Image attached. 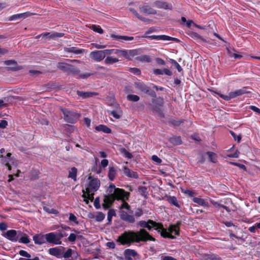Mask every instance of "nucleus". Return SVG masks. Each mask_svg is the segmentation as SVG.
Returning <instances> with one entry per match:
<instances>
[{
	"label": "nucleus",
	"mask_w": 260,
	"mask_h": 260,
	"mask_svg": "<svg viewBox=\"0 0 260 260\" xmlns=\"http://www.w3.org/2000/svg\"><path fill=\"white\" fill-rule=\"evenodd\" d=\"M179 224L180 222H178L177 224L170 225L168 228V231L163 228L161 223L156 222L150 219L147 221L141 220L138 222V225L142 228H146L147 224H151L160 233L162 237L173 239H175V236H173L172 234H174L175 235H178L179 234ZM148 240L155 241V239L145 230L142 229L138 232L133 231L124 232L118 237L117 241L122 245H128L129 246L134 242H146Z\"/></svg>",
	"instance_id": "f257e3e1"
},
{
	"label": "nucleus",
	"mask_w": 260,
	"mask_h": 260,
	"mask_svg": "<svg viewBox=\"0 0 260 260\" xmlns=\"http://www.w3.org/2000/svg\"><path fill=\"white\" fill-rule=\"evenodd\" d=\"M107 194L104 196V206L109 207L115 200H121L122 203L120 207V210L129 212L132 210L130 206L125 202L129 197V193L124 189L116 188L115 185L111 183L107 190Z\"/></svg>",
	"instance_id": "f03ea898"
},
{
	"label": "nucleus",
	"mask_w": 260,
	"mask_h": 260,
	"mask_svg": "<svg viewBox=\"0 0 260 260\" xmlns=\"http://www.w3.org/2000/svg\"><path fill=\"white\" fill-rule=\"evenodd\" d=\"M100 186V180L98 179H91L86 187V190H82L83 195L82 197L84 198V201L87 204H88L89 200L92 202L94 199L93 195L99 189Z\"/></svg>",
	"instance_id": "7ed1b4c3"
},
{
	"label": "nucleus",
	"mask_w": 260,
	"mask_h": 260,
	"mask_svg": "<svg viewBox=\"0 0 260 260\" xmlns=\"http://www.w3.org/2000/svg\"><path fill=\"white\" fill-rule=\"evenodd\" d=\"M46 240L49 243L54 245H60L61 239L66 236L62 232H51L45 235Z\"/></svg>",
	"instance_id": "20e7f679"
},
{
	"label": "nucleus",
	"mask_w": 260,
	"mask_h": 260,
	"mask_svg": "<svg viewBox=\"0 0 260 260\" xmlns=\"http://www.w3.org/2000/svg\"><path fill=\"white\" fill-rule=\"evenodd\" d=\"M61 112L63 114L64 120L69 123H75L79 117V115L74 110H70L68 109H61Z\"/></svg>",
	"instance_id": "39448f33"
},
{
	"label": "nucleus",
	"mask_w": 260,
	"mask_h": 260,
	"mask_svg": "<svg viewBox=\"0 0 260 260\" xmlns=\"http://www.w3.org/2000/svg\"><path fill=\"white\" fill-rule=\"evenodd\" d=\"M119 215L122 220L129 223H133L136 221L132 210L129 211V212H124L123 210H120Z\"/></svg>",
	"instance_id": "423d86ee"
},
{
	"label": "nucleus",
	"mask_w": 260,
	"mask_h": 260,
	"mask_svg": "<svg viewBox=\"0 0 260 260\" xmlns=\"http://www.w3.org/2000/svg\"><path fill=\"white\" fill-rule=\"evenodd\" d=\"M19 234H20V231L11 230L6 233L5 237L12 241L16 242L19 240Z\"/></svg>",
	"instance_id": "0eeeda50"
},
{
	"label": "nucleus",
	"mask_w": 260,
	"mask_h": 260,
	"mask_svg": "<svg viewBox=\"0 0 260 260\" xmlns=\"http://www.w3.org/2000/svg\"><path fill=\"white\" fill-rule=\"evenodd\" d=\"M90 57L95 61H100L105 57L104 50L94 51L90 53Z\"/></svg>",
	"instance_id": "6e6552de"
},
{
	"label": "nucleus",
	"mask_w": 260,
	"mask_h": 260,
	"mask_svg": "<svg viewBox=\"0 0 260 260\" xmlns=\"http://www.w3.org/2000/svg\"><path fill=\"white\" fill-rule=\"evenodd\" d=\"M146 38L150 40H164V41H175L179 42V40L175 38L171 37L166 35H152L146 36Z\"/></svg>",
	"instance_id": "1a4fd4ad"
},
{
	"label": "nucleus",
	"mask_w": 260,
	"mask_h": 260,
	"mask_svg": "<svg viewBox=\"0 0 260 260\" xmlns=\"http://www.w3.org/2000/svg\"><path fill=\"white\" fill-rule=\"evenodd\" d=\"M249 89V88L248 87H244L241 89L231 91L232 98L234 99L237 96L242 95L244 94L250 93V91L248 90Z\"/></svg>",
	"instance_id": "9d476101"
},
{
	"label": "nucleus",
	"mask_w": 260,
	"mask_h": 260,
	"mask_svg": "<svg viewBox=\"0 0 260 260\" xmlns=\"http://www.w3.org/2000/svg\"><path fill=\"white\" fill-rule=\"evenodd\" d=\"M134 86L140 91L151 94L150 88L144 83L141 82H135Z\"/></svg>",
	"instance_id": "9b49d317"
},
{
	"label": "nucleus",
	"mask_w": 260,
	"mask_h": 260,
	"mask_svg": "<svg viewBox=\"0 0 260 260\" xmlns=\"http://www.w3.org/2000/svg\"><path fill=\"white\" fill-rule=\"evenodd\" d=\"M139 10L141 13L147 15L156 14V11L147 5L140 6Z\"/></svg>",
	"instance_id": "f8f14e48"
},
{
	"label": "nucleus",
	"mask_w": 260,
	"mask_h": 260,
	"mask_svg": "<svg viewBox=\"0 0 260 260\" xmlns=\"http://www.w3.org/2000/svg\"><path fill=\"white\" fill-rule=\"evenodd\" d=\"M153 6L158 9H164L165 10H171L172 8V6L171 4L161 1H156L154 2L153 4Z\"/></svg>",
	"instance_id": "ddd939ff"
},
{
	"label": "nucleus",
	"mask_w": 260,
	"mask_h": 260,
	"mask_svg": "<svg viewBox=\"0 0 260 260\" xmlns=\"http://www.w3.org/2000/svg\"><path fill=\"white\" fill-rule=\"evenodd\" d=\"M48 252L50 255L55 256L57 258L61 257L63 253L61 249L58 247L51 248L49 249Z\"/></svg>",
	"instance_id": "4468645a"
},
{
	"label": "nucleus",
	"mask_w": 260,
	"mask_h": 260,
	"mask_svg": "<svg viewBox=\"0 0 260 260\" xmlns=\"http://www.w3.org/2000/svg\"><path fill=\"white\" fill-rule=\"evenodd\" d=\"M137 255V252L134 249H127L124 251V256L126 260H132V257H135Z\"/></svg>",
	"instance_id": "2eb2a0df"
},
{
	"label": "nucleus",
	"mask_w": 260,
	"mask_h": 260,
	"mask_svg": "<svg viewBox=\"0 0 260 260\" xmlns=\"http://www.w3.org/2000/svg\"><path fill=\"white\" fill-rule=\"evenodd\" d=\"M34 242L36 244L42 245L46 243V237L45 235H36L33 237Z\"/></svg>",
	"instance_id": "dca6fc26"
},
{
	"label": "nucleus",
	"mask_w": 260,
	"mask_h": 260,
	"mask_svg": "<svg viewBox=\"0 0 260 260\" xmlns=\"http://www.w3.org/2000/svg\"><path fill=\"white\" fill-rule=\"evenodd\" d=\"M31 13L27 12L23 13L17 14L10 16L9 18V21H15L22 18H26L30 16Z\"/></svg>",
	"instance_id": "f3484780"
},
{
	"label": "nucleus",
	"mask_w": 260,
	"mask_h": 260,
	"mask_svg": "<svg viewBox=\"0 0 260 260\" xmlns=\"http://www.w3.org/2000/svg\"><path fill=\"white\" fill-rule=\"evenodd\" d=\"M122 169L124 175L127 176L128 177L133 178L135 179L138 178V174L134 172L133 171L129 169L128 168L126 167H123Z\"/></svg>",
	"instance_id": "a211bd4d"
},
{
	"label": "nucleus",
	"mask_w": 260,
	"mask_h": 260,
	"mask_svg": "<svg viewBox=\"0 0 260 260\" xmlns=\"http://www.w3.org/2000/svg\"><path fill=\"white\" fill-rule=\"evenodd\" d=\"M111 37L114 40H119L122 42L124 41H132L134 39L133 37H128L125 36H120V35H116L112 34L111 36Z\"/></svg>",
	"instance_id": "6ab92c4d"
},
{
	"label": "nucleus",
	"mask_w": 260,
	"mask_h": 260,
	"mask_svg": "<svg viewBox=\"0 0 260 260\" xmlns=\"http://www.w3.org/2000/svg\"><path fill=\"white\" fill-rule=\"evenodd\" d=\"M40 36H42L44 38H60L63 36V34L59 32H55L51 34L49 32H45L38 36L37 38H39Z\"/></svg>",
	"instance_id": "aec40b11"
},
{
	"label": "nucleus",
	"mask_w": 260,
	"mask_h": 260,
	"mask_svg": "<svg viewBox=\"0 0 260 260\" xmlns=\"http://www.w3.org/2000/svg\"><path fill=\"white\" fill-rule=\"evenodd\" d=\"M140 50L137 49L127 50L126 58L131 59L133 57L140 54Z\"/></svg>",
	"instance_id": "412c9836"
},
{
	"label": "nucleus",
	"mask_w": 260,
	"mask_h": 260,
	"mask_svg": "<svg viewBox=\"0 0 260 260\" xmlns=\"http://www.w3.org/2000/svg\"><path fill=\"white\" fill-rule=\"evenodd\" d=\"M193 202L198 204V205L205 207H209V205L203 199L199 198H193L192 199Z\"/></svg>",
	"instance_id": "4be33fe9"
},
{
	"label": "nucleus",
	"mask_w": 260,
	"mask_h": 260,
	"mask_svg": "<svg viewBox=\"0 0 260 260\" xmlns=\"http://www.w3.org/2000/svg\"><path fill=\"white\" fill-rule=\"evenodd\" d=\"M95 129L99 132H103L106 134H110L111 130L106 125L101 124L95 127Z\"/></svg>",
	"instance_id": "5701e85b"
},
{
	"label": "nucleus",
	"mask_w": 260,
	"mask_h": 260,
	"mask_svg": "<svg viewBox=\"0 0 260 260\" xmlns=\"http://www.w3.org/2000/svg\"><path fill=\"white\" fill-rule=\"evenodd\" d=\"M167 201L171 205L175 206L178 208H180V205L175 197L169 196L167 197Z\"/></svg>",
	"instance_id": "b1692460"
},
{
	"label": "nucleus",
	"mask_w": 260,
	"mask_h": 260,
	"mask_svg": "<svg viewBox=\"0 0 260 260\" xmlns=\"http://www.w3.org/2000/svg\"><path fill=\"white\" fill-rule=\"evenodd\" d=\"M77 95L83 98H87L92 96L93 95H96L95 92H83L81 91H77Z\"/></svg>",
	"instance_id": "393cba45"
},
{
	"label": "nucleus",
	"mask_w": 260,
	"mask_h": 260,
	"mask_svg": "<svg viewBox=\"0 0 260 260\" xmlns=\"http://www.w3.org/2000/svg\"><path fill=\"white\" fill-rule=\"evenodd\" d=\"M19 235V240H18V241H19L20 243L24 244H27L29 242L28 237L27 236L26 234L20 232V234Z\"/></svg>",
	"instance_id": "a878e982"
},
{
	"label": "nucleus",
	"mask_w": 260,
	"mask_h": 260,
	"mask_svg": "<svg viewBox=\"0 0 260 260\" xmlns=\"http://www.w3.org/2000/svg\"><path fill=\"white\" fill-rule=\"evenodd\" d=\"M66 51L68 52L73 53L75 54H79L83 52V50L79 49L77 47H72L67 48Z\"/></svg>",
	"instance_id": "bb28decb"
},
{
	"label": "nucleus",
	"mask_w": 260,
	"mask_h": 260,
	"mask_svg": "<svg viewBox=\"0 0 260 260\" xmlns=\"http://www.w3.org/2000/svg\"><path fill=\"white\" fill-rule=\"evenodd\" d=\"M70 64L66 62H59L57 65V67L59 70L63 71V72H67L69 69V67Z\"/></svg>",
	"instance_id": "cd10ccee"
},
{
	"label": "nucleus",
	"mask_w": 260,
	"mask_h": 260,
	"mask_svg": "<svg viewBox=\"0 0 260 260\" xmlns=\"http://www.w3.org/2000/svg\"><path fill=\"white\" fill-rule=\"evenodd\" d=\"M108 113L116 119H119L122 116V112L120 110H113L109 111Z\"/></svg>",
	"instance_id": "c85d7f7f"
},
{
	"label": "nucleus",
	"mask_w": 260,
	"mask_h": 260,
	"mask_svg": "<svg viewBox=\"0 0 260 260\" xmlns=\"http://www.w3.org/2000/svg\"><path fill=\"white\" fill-rule=\"evenodd\" d=\"M116 174V170L113 167H110L108 172V177L111 181L113 180Z\"/></svg>",
	"instance_id": "c756f323"
},
{
	"label": "nucleus",
	"mask_w": 260,
	"mask_h": 260,
	"mask_svg": "<svg viewBox=\"0 0 260 260\" xmlns=\"http://www.w3.org/2000/svg\"><path fill=\"white\" fill-rule=\"evenodd\" d=\"M136 59L142 62H150L151 61V58L147 55H143L138 56Z\"/></svg>",
	"instance_id": "7c9ffc66"
},
{
	"label": "nucleus",
	"mask_w": 260,
	"mask_h": 260,
	"mask_svg": "<svg viewBox=\"0 0 260 260\" xmlns=\"http://www.w3.org/2000/svg\"><path fill=\"white\" fill-rule=\"evenodd\" d=\"M210 201L211 203L212 204H213L214 206H215L216 207H218V208L221 207V208H222L224 209H225L228 212L230 211V209H229V207H228L225 206H224L223 205L221 204V203L215 202V201H213V200H210Z\"/></svg>",
	"instance_id": "2f4dec72"
},
{
	"label": "nucleus",
	"mask_w": 260,
	"mask_h": 260,
	"mask_svg": "<svg viewBox=\"0 0 260 260\" xmlns=\"http://www.w3.org/2000/svg\"><path fill=\"white\" fill-rule=\"evenodd\" d=\"M67 72L74 75H78L80 73V70L70 64Z\"/></svg>",
	"instance_id": "473e14b6"
},
{
	"label": "nucleus",
	"mask_w": 260,
	"mask_h": 260,
	"mask_svg": "<svg viewBox=\"0 0 260 260\" xmlns=\"http://www.w3.org/2000/svg\"><path fill=\"white\" fill-rule=\"evenodd\" d=\"M119 60L116 58L108 56L105 59L104 62L106 64H110L117 62Z\"/></svg>",
	"instance_id": "72a5a7b5"
},
{
	"label": "nucleus",
	"mask_w": 260,
	"mask_h": 260,
	"mask_svg": "<svg viewBox=\"0 0 260 260\" xmlns=\"http://www.w3.org/2000/svg\"><path fill=\"white\" fill-rule=\"evenodd\" d=\"M138 192L142 196L146 197L147 194V188L145 186H139L138 188Z\"/></svg>",
	"instance_id": "f704fd0d"
},
{
	"label": "nucleus",
	"mask_w": 260,
	"mask_h": 260,
	"mask_svg": "<svg viewBox=\"0 0 260 260\" xmlns=\"http://www.w3.org/2000/svg\"><path fill=\"white\" fill-rule=\"evenodd\" d=\"M170 141L174 145H179L181 143V140L180 137H173L170 139Z\"/></svg>",
	"instance_id": "c9c22d12"
},
{
	"label": "nucleus",
	"mask_w": 260,
	"mask_h": 260,
	"mask_svg": "<svg viewBox=\"0 0 260 260\" xmlns=\"http://www.w3.org/2000/svg\"><path fill=\"white\" fill-rule=\"evenodd\" d=\"M77 169L75 168H72L69 172V177L74 180L76 179Z\"/></svg>",
	"instance_id": "e433bc0d"
},
{
	"label": "nucleus",
	"mask_w": 260,
	"mask_h": 260,
	"mask_svg": "<svg viewBox=\"0 0 260 260\" xmlns=\"http://www.w3.org/2000/svg\"><path fill=\"white\" fill-rule=\"evenodd\" d=\"M117 52L116 54L119 57H124L126 58V55H127V50H119L117 49Z\"/></svg>",
	"instance_id": "4c0bfd02"
},
{
	"label": "nucleus",
	"mask_w": 260,
	"mask_h": 260,
	"mask_svg": "<svg viewBox=\"0 0 260 260\" xmlns=\"http://www.w3.org/2000/svg\"><path fill=\"white\" fill-rule=\"evenodd\" d=\"M105 217V215L104 213L101 212H99L95 215V220L97 221L101 222L103 221Z\"/></svg>",
	"instance_id": "58836bf2"
},
{
	"label": "nucleus",
	"mask_w": 260,
	"mask_h": 260,
	"mask_svg": "<svg viewBox=\"0 0 260 260\" xmlns=\"http://www.w3.org/2000/svg\"><path fill=\"white\" fill-rule=\"evenodd\" d=\"M127 100H128L129 101L137 102L139 100L140 98L137 95L128 94L127 96Z\"/></svg>",
	"instance_id": "ea45409f"
},
{
	"label": "nucleus",
	"mask_w": 260,
	"mask_h": 260,
	"mask_svg": "<svg viewBox=\"0 0 260 260\" xmlns=\"http://www.w3.org/2000/svg\"><path fill=\"white\" fill-rule=\"evenodd\" d=\"M90 28L93 31H96V32H98L99 34H102L103 32V30L99 25H92L90 26Z\"/></svg>",
	"instance_id": "a19ab883"
},
{
	"label": "nucleus",
	"mask_w": 260,
	"mask_h": 260,
	"mask_svg": "<svg viewBox=\"0 0 260 260\" xmlns=\"http://www.w3.org/2000/svg\"><path fill=\"white\" fill-rule=\"evenodd\" d=\"M43 209L45 211L49 213L56 214L57 213L56 210L48 206L43 207Z\"/></svg>",
	"instance_id": "79ce46f5"
},
{
	"label": "nucleus",
	"mask_w": 260,
	"mask_h": 260,
	"mask_svg": "<svg viewBox=\"0 0 260 260\" xmlns=\"http://www.w3.org/2000/svg\"><path fill=\"white\" fill-rule=\"evenodd\" d=\"M72 252L73 250L72 249L69 248L63 255V257L65 258H68L71 257L72 256Z\"/></svg>",
	"instance_id": "37998d69"
},
{
	"label": "nucleus",
	"mask_w": 260,
	"mask_h": 260,
	"mask_svg": "<svg viewBox=\"0 0 260 260\" xmlns=\"http://www.w3.org/2000/svg\"><path fill=\"white\" fill-rule=\"evenodd\" d=\"M205 259L206 260H219V258L215 254H208L205 256Z\"/></svg>",
	"instance_id": "c03bdc74"
},
{
	"label": "nucleus",
	"mask_w": 260,
	"mask_h": 260,
	"mask_svg": "<svg viewBox=\"0 0 260 260\" xmlns=\"http://www.w3.org/2000/svg\"><path fill=\"white\" fill-rule=\"evenodd\" d=\"M117 49H105L104 50L105 55H111L112 54H115L117 52Z\"/></svg>",
	"instance_id": "a18cd8bd"
},
{
	"label": "nucleus",
	"mask_w": 260,
	"mask_h": 260,
	"mask_svg": "<svg viewBox=\"0 0 260 260\" xmlns=\"http://www.w3.org/2000/svg\"><path fill=\"white\" fill-rule=\"evenodd\" d=\"M92 74L89 73H82V74H78V78H82V79H85L87 78L88 77H90Z\"/></svg>",
	"instance_id": "49530a36"
},
{
	"label": "nucleus",
	"mask_w": 260,
	"mask_h": 260,
	"mask_svg": "<svg viewBox=\"0 0 260 260\" xmlns=\"http://www.w3.org/2000/svg\"><path fill=\"white\" fill-rule=\"evenodd\" d=\"M183 122L181 120H176V119H172L170 121V123L175 126H179L182 122Z\"/></svg>",
	"instance_id": "de8ad7c7"
},
{
	"label": "nucleus",
	"mask_w": 260,
	"mask_h": 260,
	"mask_svg": "<svg viewBox=\"0 0 260 260\" xmlns=\"http://www.w3.org/2000/svg\"><path fill=\"white\" fill-rule=\"evenodd\" d=\"M19 254L22 256H24V257H28V258H29L31 256L30 254H29L27 252H26V251L23 250H20L19 251Z\"/></svg>",
	"instance_id": "09e8293b"
},
{
	"label": "nucleus",
	"mask_w": 260,
	"mask_h": 260,
	"mask_svg": "<svg viewBox=\"0 0 260 260\" xmlns=\"http://www.w3.org/2000/svg\"><path fill=\"white\" fill-rule=\"evenodd\" d=\"M207 155L210 158V160L213 162H215V154H214L213 152H207Z\"/></svg>",
	"instance_id": "8fccbe9b"
},
{
	"label": "nucleus",
	"mask_w": 260,
	"mask_h": 260,
	"mask_svg": "<svg viewBox=\"0 0 260 260\" xmlns=\"http://www.w3.org/2000/svg\"><path fill=\"white\" fill-rule=\"evenodd\" d=\"M76 237H77V236L75 234L71 233L69 235L68 239L69 241L71 242H74L76 241Z\"/></svg>",
	"instance_id": "3c124183"
},
{
	"label": "nucleus",
	"mask_w": 260,
	"mask_h": 260,
	"mask_svg": "<svg viewBox=\"0 0 260 260\" xmlns=\"http://www.w3.org/2000/svg\"><path fill=\"white\" fill-rule=\"evenodd\" d=\"M115 211L114 210H109L108 213V220L110 221L111 220V218H112V216H115Z\"/></svg>",
	"instance_id": "603ef678"
},
{
	"label": "nucleus",
	"mask_w": 260,
	"mask_h": 260,
	"mask_svg": "<svg viewBox=\"0 0 260 260\" xmlns=\"http://www.w3.org/2000/svg\"><path fill=\"white\" fill-rule=\"evenodd\" d=\"M151 159L153 161L156 162L157 164H160L161 162V159L157 157L156 155H152L151 157Z\"/></svg>",
	"instance_id": "864d4df0"
},
{
	"label": "nucleus",
	"mask_w": 260,
	"mask_h": 260,
	"mask_svg": "<svg viewBox=\"0 0 260 260\" xmlns=\"http://www.w3.org/2000/svg\"><path fill=\"white\" fill-rule=\"evenodd\" d=\"M143 214V212L141 209H138L135 212L134 215L136 217H139Z\"/></svg>",
	"instance_id": "5fc2aeb1"
},
{
	"label": "nucleus",
	"mask_w": 260,
	"mask_h": 260,
	"mask_svg": "<svg viewBox=\"0 0 260 260\" xmlns=\"http://www.w3.org/2000/svg\"><path fill=\"white\" fill-rule=\"evenodd\" d=\"M130 72L136 75H139L141 73L140 70L136 68H131L130 69Z\"/></svg>",
	"instance_id": "6e6d98bb"
},
{
	"label": "nucleus",
	"mask_w": 260,
	"mask_h": 260,
	"mask_svg": "<svg viewBox=\"0 0 260 260\" xmlns=\"http://www.w3.org/2000/svg\"><path fill=\"white\" fill-rule=\"evenodd\" d=\"M69 220L71 221H73L76 223H78L77 217L72 213L70 214Z\"/></svg>",
	"instance_id": "4d7b16f0"
},
{
	"label": "nucleus",
	"mask_w": 260,
	"mask_h": 260,
	"mask_svg": "<svg viewBox=\"0 0 260 260\" xmlns=\"http://www.w3.org/2000/svg\"><path fill=\"white\" fill-rule=\"evenodd\" d=\"M8 125V122L6 120H0V128H4Z\"/></svg>",
	"instance_id": "13d9d810"
},
{
	"label": "nucleus",
	"mask_w": 260,
	"mask_h": 260,
	"mask_svg": "<svg viewBox=\"0 0 260 260\" xmlns=\"http://www.w3.org/2000/svg\"><path fill=\"white\" fill-rule=\"evenodd\" d=\"M231 134L235 140H237L238 142H240L241 140V137L239 136H237L233 132L231 131L230 132Z\"/></svg>",
	"instance_id": "bf43d9fd"
},
{
	"label": "nucleus",
	"mask_w": 260,
	"mask_h": 260,
	"mask_svg": "<svg viewBox=\"0 0 260 260\" xmlns=\"http://www.w3.org/2000/svg\"><path fill=\"white\" fill-rule=\"evenodd\" d=\"M161 260H177V259L170 256H162Z\"/></svg>",
	"instance_id": "052dcab7"
},
{
	"label": "nucleus",
	"mask_w": 260,
	"mask_h": 260,
	"mask_svg": "<svg viewBox=\"0 0 260 260\" xmlns=\"http://www.w3.org/2000/svg\"><path fill=\"white\" fill-rule=\"evenodd\" d=\"M173 61L174 63L175 67L177 69L178 71L179 72L182 71V68L181 67V66H180V64L178 62H177L175 60H173Z\"/></svg>",
	"instance_id": "680f3d73"
},
{
	"label": "nucleus",
	"mask_w": 260,
	"mask_h": 260,
	"mask_svg": "<svg viewBox=\"0 0 260 260\" xmlns=\"http://www.w3.org/2000/svg\"><path fill=\"white\" fill-rule=\"evenodd\" d=\"M108 160L107 159H104L101 161V166L102 167L105 168L106 167H107L108 166Z\"/></svg>",
	"instance_id": "e2e57ef3"
},
{
	"label": "nucleus",
	"mask_w": 260,
	"mask_h": 260,
	"mask_svg": "<svg viewBox=\"0 0 260 260\" xmlns=\"http://www.w3.org/2000/svg\"><path fill=\"white\" fill-rule=\"evenodd\" d=\"M222 99L225 101H229L231 99H233V98H232L231 92H230L228 95L224 94Z\"/></svg>",
	"instance_id": "0e129e2a"
},
{
	"label": "nucleus",
	"mask_w": 260,
	"mask_h": 260,
	"mask_svg": "<svg viewBox=\"0 0 260 260\" xmlns=\"http://www.w3.org/2000/svg\"><path fill=\"white\" fill-rule=\"evenodd\" d=\"M153 73L156 75H163V71L162 69H155L153 71Z\"/></svg>",
	"instance_id": "69168bd1"
},
{
	"label": "nucleus",
	"mask_w": 260,
	"mask_h": 260,
	"mask_svg": "<svg viewBox=\"0 0 260 260\" xmlns=\"http://www.w3.org/2000/svg\"><path fill=\"white\" fill-rule=\"evenodd\" d=\"M16 62L14 60H8L5 61V64L7 66L15 64Z\"/></svg>",
	"instance_id": "338daca9"
},
{
	"label": "nucleus",
	"mask_w": 260,
	"mask_h": 260,
	"mask_svg": "<svg viewBox=\"0 0 260 260\" xmlns=\"http://www.w3.org/2000/svg\"><path fill=\"white\" fill-rule=\"evenodd\" d=\"M250 109L253 110V111L257 113L258 114H260V109L257 108L256 107L251 106H250Z\"/></svg>",
	"instance_id": "774afa93"
}]
</instances>
